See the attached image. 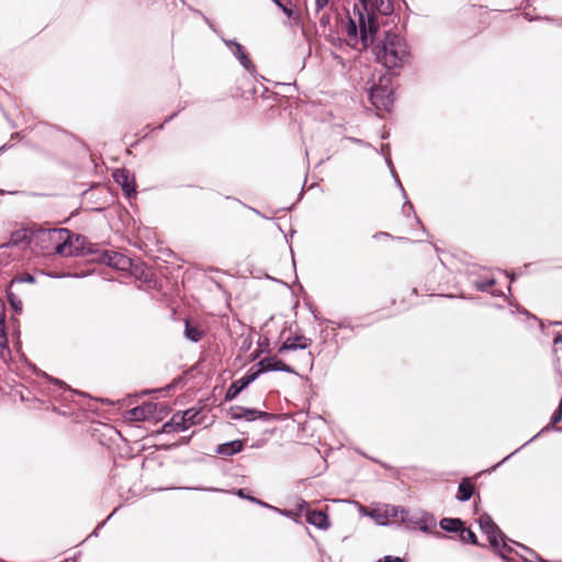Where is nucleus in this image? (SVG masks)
I'll use <instances>...</instances> for the list:
<instances>
[{
  "label": "nucleus",
  "instance_id": "obj_15",
  "mask_svg": "<svg viewBox=\"0 0 562 562\" xmlns=\"http://www.w3.org/2000/svg\"><path fill=\"white\" fill-rule=\"evenodd\" d=\"M225 44L232 47V53L239 60V63L245 69H250L252 67L250 59L248 58L247 54L244 52V48L239 43L235 41H225Z\"/></svg>",
  "mask_w": 562,
  "mask_h": 562
},
{
  "label": "nucleus",
  "instance_id": "obj_31",
  "mask_svg": "<svg viewBox=\"0 0 562 562\" xmlns=\"http://www.w3.org/2000/svg\"><path fill=\"white\" fill-rule=\"evenodd\" d=\"M328 1L329 0H315L316 10L321 11L322 9H324L327 5Z\"/></svg>",
  "mask_w": 562,
  "mask_h": 562
},
{
  "label": "nucleus",
  "instance_id": "obj_36",
  "mask_svg": "<svg viewBox=\"0 0 562 562\" xmlns=\"http://www.w3.org/2000/svg\"><path fill=\"white\" fill-rule=\"evenodd\" d=\"M276 3H277V4H278V5H279V7H280V8H281V9H282L286 14H288V15H290V14H291V12H290V11H289V10H288L283 4H281L279 1H277V0H276Z\"/></svg>",
  "mask_w": 562,
  "mask_h": 562
},
{
  "label": "nucleus",
  "instance_id": "obj_19",
  "mask_svg": "<svg viewBox=\"0 0 562 562\" xmlns=\"http://www.w3.org/2000/svg\"><path fill=\"white\" fill-rule=\"evenodd\" d=\"M184 336L189 340L198 342L202 338L203 331L198 326H193L189 321H186Z\"/></svg>",
  "mask_w": 562,
  "mask_h": 562
},
{
  "label": "nucleus",
  "instance_id": "obj_23",
  "mask_svg": "<svg viewBox=\"0 0 562 562\" xmlns=\"http://www.w3.org/2000/svg\"><path fill=\"white\" fill-rule=\"evenodd\" d=\"M8 302L16 313L22 312L23 303L21 299L18 295H15L11 290H8Z\"/></svg>",
  "mask_w": 562,
  "mask_h": 562
},
{
  "label": "nucleus",
  "instance_id": "obj_29",
  "mask_svg": "<svg viewBox=\"0 0 562 562\" xmlns=\"http://www.w3.org/2000/svg\"><path fill=\"white\" fill-rule=\"evenodd\" d=\"M296 507H297L299 513L310 512L308 510V503L303 501V499H299L297 501Z\"/></svg>",
  "mask_w": 562,
  "mask_h": 562
},
{
  "label": "nucleus",
  "instance_id": "obj_33",
  "mask_svg": "<svg viewBox=\"0 0 562 562\" xmlns=\"http://www.w3.org/2000/svg\"><path fill=\"white\" fill-rule=\"evenodd\" d=\"M378 562H403L401 558L385 557L383 560H379Z\"/></svg>",
  "mask_w": 562,
  "mask_h": 562
},
{
  "label": "nucleus",
  "instance_id": "obj_2",
  "mask_svg": "<svg viewBox=\"0 0 562 562\" xmlns=\"http://www.w3.org/2000/svg\"><path fill=\"white\" fill-rule=\"evenodd\" d=\"M42 241L47 243L52 249L64 257L82 256L95 254L98 262L104 263L117 270H128L132 266L131 259L123 254L110 250L98 252L92 247L87 248V239L81 235L71 234L66 228L52 229L42 235Z\"/></svg>",
  "mask_w": 562,
  "mask_h": 562
},
{
  "label": "nucleus",
  "instance_id": "obj_8",
  "mask_svg": "<svg viewBox=\"0 0 562 562\" xmlns=\"http://www.w3.org/2000/svg\"><path fill=\"white\" fill-rule=\"evenodd\" d=\"M257 367L259 369L254 370L252 373H258V376L268 371H283V372H292L291 368L286 364H284L281 360L277 359L276 357H267L260 360L257 363Z\"/></svg>",
  "mask_w": 562,
  "mask_h": 562
},
{
  "label": "nucleus",
  "instance_id": "obj_27",
  "mask_svg": "<svg viewBox=\"0 0 562 562\" xmlns=\"http://www.w3.org/2000/svg\"><path fill=\"white\" fill-rule=\"evenodd\" d=\"M562 420V408L558 407V409L551 416V424L555 425Z\"/></svg>",
  "mask_w": 562,
  "mask_h": 562
},
{
  "label": "nucleus",
  "instance_id": "obj_37",
  "mask_svg": "<svg viewBox=\"0 0 562 562\" xmlns=\"http://www.w3.org/2000/svg\"><path fill=\"white\" fill-rule=\"evenodd\" d=\"M554 345H558V344H562V334H559L554 340H553Z\"/></svg>",
  "mask_w": 562,
  "mask_h": 562
},
{
  "label": "nucleus",
  "instance_id": "obj_35",
  "mask_svg": "<svg viewBox=\"0 0 562 562\" xmlns=\"http://www.w3.org/2000/svg\"><path fill=\"white\" fill-rule=\"evenodd\" d=\"M280 513L288 517H292V518H294L296 516V514L293 510L280 512Z\"/></svg>",
  "mask_w": 562,
  "mask_h": 562
},
{
  "label": "nucleus",
  "instance_id": "obj_17",
  "mask_svg": "<svg viewBox=\"0 0 562 562\" xmlns=\"http://www.w3.org/2000/svg\"><path fill=\"white\" fill-rule=\"evenodd\" d=\"M418 521H416V527H418L420 530L427 532L430 529L436 527V520L432 515L419 510Z\"/></svg>",
  "mask_w": 562,
  "mask_h": 562
},
{
  "label": "nucleus",
  "instance_id": "obj_34",
  "mask_svg": "<svg viewBox=\"0 0 562 562\" xmlns=\"http://www.w3.org/2000/svg\"><path fill=\"white\" fill-rule=\"evenodd\" d=\"M248 498H249V499H251L252 502L258 503L259 505H262V506H265V507H269V505H268V504H266V503H263V502H261V501H258V499H256V498H254V497H248ZM270 508H273V507H272V506H270Z\"/></svg>",
  "mask_w": 562,
  "mask_h": 562
},
{
  "label": "nucleus",
  "instance_id": "obj_18",
  "mask_svg": "<svg viewBox=\"0 0 562 562\" xmlns=\"http://www.w3.org/2000/svg\"><path fill=\"white\" fill-rule=\"evenodd\" d=\"M474 486L469 479H463L458 487V499L460 502H467L473 495Z\"/></svg>",
  "mask_w": 562,
  "mask_h": 562
},
{
  "label": "nucleus",
  "instance_id": "obj_28",
  "mask_svg": "<svg viewBox=\"0 0 562 562\" xmlns=\"http://www.w3.org/2000/svg\"><path fill=\"white\" fill-rule=\"evenodd\" d=\"M25 237V233H21V232H18V233H14L12 236H11V239L9 241V245H16L19 243V240L21 238H24Z\"/></svg>",
  "mask_w": 562,
  "mask_h": 562
},
{
  "label": "nucleus",
  "instance_id": "obj_22",
  "mask_svg": "<svg viewBox=\"0 0 562 562\" xmlns=\"http://www.w3.org/2000/svg\"><path fill=\"white\" fill-rule=\"evenodd\" d=\"M418 516H419V510L409 513L408 510L403 508V514H401V516H400V524H406V525H412V526L416 527V521H418L417 520Z\"/></svg>",
  "mask_w": 562,
  "mask_h": 562
},
{
  "label": "nucleus",
  "instance_id": "obj_16",
  "mask_svg": "<svg viewBox=\"0 0 562 562\" xmlns=\"http://www.w3.org/2000/svg\"><path fill=\"white\" fill-rule=\"evenodd\" d=\"M243 449V442L240 440H233L223 445H218L216 452L223 456H233Z\"/></svg>",
  "mask_w": 562,
  "mask_h": 562
},
{
  "label": "nucleus",
  "instance_id": "obj_6",
  "mask_svg": "<svg viewBox=\"0 0 562 562\" xmlns=\"http://www.w3.org/2000/svg\"><path fill=\"white\" fill-rule=\"evenodd\" d=\"M401 514H403V507L394 505H382L370 512H366V515L370 516L381 526L400 524Z\"/></svg>",
  "mask_w": 562,
  "mask_h": 562
},
{
  "label": "nucleus",
  "instance_id": "obj_30",
  "mask_svg": "<svg viewBox=\"0 0 562 562\" xmlns=\"http://www.w3.org/2000/svg\"><path fill=\"white\" fill-rule=\"evenodd\" d=\"M4 317H5V314H4V304H3V302L0 300V328L5 327V325H4Z\"/></svg>",
  "mask_w": 562,
  "mask_h": 562
},
{
  "label": "nucleus",
  "instance_id": "obj_1",
  "mask_svg": "<svg viewBox=\"0 0 562 562\" xmlns=\"http://www.w3.org/2000/svg\"><path fill=\"white\" fill-rule=\"evenodd\" d=\"M392 11L391 0H360L345 23L348 45L358 50L368 48L379 30L376 15H389Z\"/></svg>",
  "mask_w": 562,
  "mask_h": 562
},
{
  "label": "nucleus",
  "instance_id": "obj_10",
  "mask_svg": "<svg viewBox=\"0 0 562 562\" xmlns=\"http://www.w3.org/2000/svg\"><path fill=\"white\" fill-rule=\"evenodd\" d=\"M231 417L233 419H246L248 422H252L255 419H269V414L262 411L245 408L241 406H234L229 411Z\"/></svg>",
  "mask_w": 562,
  "mask_h": 562
},
{
  "label": "nucleus",
  "instance_id": "obj_14",
  "mask_svg": "<svg viewBox=\"0 0 562 562\" xmlns=\"http://www.w3.org/2000/svg\"><path fill=\"white\" fill-rule=\"evenodd\" d=\"M306 520L308 524L326 530L329 528L330 522L328 516L322 510H310L306 513Z\"/></svg>",
  "mask_w": 562,
  "mask_h": 562
},
{
  "label": "nucleus",
  "instance_id": "obj_26",
  "mask_svg": "<svg viewBox=\"0 0 562 562\" xmlns=\"http://www.w3.org/2000/svg\"><path fill=\"white\" fill-rule=\"evenodd\" d=\"M494 283H495L494 279H491V280H487L484 282H477L476 289L480 291H488L491 289V286L494 285Z\"/></svg>",
  "mask_w": 562,
  "mask_h": 562
},
{
  "label": "nucleus",
  "instance_id": "obj_12",
  "mask_svg": "<svg viewBox=\"0 0 562 562\" xmlns=\"http://www.w3.org/2000/svg\"><path fill=\"white\" fill-rule=\"evenodd\" d=\"M184 416H181L180 413L173 414L171 419L162 425L161 432L171 434V432H181L188 429L184 423Z\"/></svg>",
  "mask_w": 562,
  "mask_h": 562
},
{
  "label": "nucleus",
  "instance_id": "obj_38",
  "mask_svg": "<svg viewBox=\"0 0 562 562\" xmlns=\"http://www.w3.org/2000/svg\"><path fill=\"white\" fill-rule=\"evenodd\" d=\"M238 495H239L240 497H246V496H245V493H244V490H239V491H238Z\"/></svg>",
  "mask_w": 562,
  "mask_h": 562
},
{
  "label": "nucleus",
  "instance_id": "obj_24",
  "mask_svg": "<svg viewBox=\"0 0 562 562\" xmlns=\"http://www.w3.org/2000/svg\"><path fill=\"white\" fill-rule=\"evenodd\" d=\"M180 414H181V416H184V418H186L184 423H186L187 427L189 428L196 423L195 418L198 417L199 412L194 408H190Z\"/></svg>",
  "mask_w": 562,
  "mask_h": 562
},
{
  "label": "nucleus",
  "instance_id": "obj_13",
  "mask_svg": "<svg viewBox=\"0 0 562 562\" xmlns=\"http://www.w3.org/2000/svg\"><path fill=\"white\" fill-rule=\"evenodd\" d=\"M310 345H311V340L304 336L289 337L280 346L279 352H284L286 350L305 349Z\"/></svg>",
  "mask_w": 562,
  "mask_h": 562
},
{
  "label": "nucleus",
  "instance_id": "obj_4",
  "mask_svg": "<svg viewBox=\"0 0 562 562\" xmlns=\"http://www.w3.org/2000/svg\"><path fill=\"white\" fill-rule=\"evenodd\" d=\"M479 525L483 533L487 536L491 547L503 559H507V552L510 548L504 542L503 533L488 515H482L479 518Z\"/></svg>",
  "mask_w": 562,
  "mask_h": 562
},
{
  "label": "nucleus",
  "instance_id": "obj_21",
  "mask_svg": "<svg viewBox=\"0 0 562 562\" xmlns=\"http://www.w3.org/2000/svg\"><path fill=\"white\" fill-rule=\"evenodd\" d=\"M10 357V349L8 345V336L5 327L0 328V358L7 360Z\"/></svg>",
  "mask_w": 562,
  "mask_h": 562
},
{
  "label": "nucleus",
  "instance_id": "obj_5",
  "mask_svg": "<svg viewBox=\"0 0 562 562\" xmlns=\"http://www.w3.org/2000/svg\"><path fill=\"white\" fill-rule=\"evenodd\" d=\"M371 103L375 106L379 111H385L390 112L393 102V91L387 85V80H385V83H383V80H381L380 85L374 86L370 89L369 93Z\"/></svg>",
  "mask_w": 562,
  "mask_h": 562
},
{
  "label": "nucleus",
  "instance_id": "obj_25",
  "mask_svg": "<svg viewBox=\"0 0 562 562\" xmlns=\"http://www.w3.org/2000/svg\"><path fill=\"white\" fill-rule=\"evenodd\" d=\"M461 538L463 540L470 541L471 543H476V536L475 533L470 529H462L461 531Z\"/></svg>",
  "mask_w": 562,
  "mask_h": 562
},
{
  "label": "nucleus",
  "instance_id": "obj_9",
  "mask_svg": "<svg viewBox=\"0 0 562 562\" xmlns=\"http://www.w3.org/2000/svg\"><path fill=\"white\" fill-rule=\"evenodd\" d=\"M114 181L121 186L126 196L135 194V180L134 177L125 169H115L113 171Z\"/></svg>",
  "mask_w": 562,
  "mask_h": 562
},
{
  "label": "nucleus",
  "instance_id": "obj_3",
  "mask_svg": "<svg viewBox=\"0 0 562 562\" xmlns=\"http://www.w3.org/2000/svg\"><path fill=\"white\" fill-rule=\"evenodd\" d=\"M376 59L389 69L402 68L411 60V50L405 38L387 32L384 38L373 47Z\"/></svg>",
  "mask_w": 562,
  "mask_h": 562
},
{
  "label": "nucleus",
  "instance_id": "obj_11",
  "mask_svg": "<svg viewBox=\"0 0 562 562\" xmlns=\"http://www.w3.org/2000/svg\"><path fill=\"white\" fill-rule=\"evenodd\" d=\"M155 412V404L153 403H145L143 405H139L137 407H134L132 409H128L125 413V418L127 420H135V422H142L149 418Z\"/></svg>",
  "mask_w": 562,
  "mask_h": 562
},
{
  "label": "nucleus",
  "instance_id": "obj_20",
  "mask_svg": "<svg viewBox=\"0 0 562 562\" xmlns=\"http://www.w3.org/2000/svg\"><path fill=\"white\" fill-rule=\"evenodd\" d=\"M462 520L458 518H443L440 520V527L446 531H458L462 529Z\"/></svg>",
  "mask_w": 562,
  "mask_h": 562
},
{
  "label": "nucleus",
  "instance_id": "obj_7",
  "mask_svg": "<svg viewBox=\"0 0 562 562\" xmlns=\"http://www.w3.org/2000/svg\"><path fill=\"white\" fill-rule=\"evenodd\" d=\"M258 373H252V369H250L244 376L239 378L238 380L234 381L226 394L225 400L226 401H233L238 396V394L245 390L250 383H252L255 380H257Z\"/></svg>",
  "mask_w": 562,
  "mask_h": 562
},
{
  "label": "nucleus",
  "instance_id": "obj_32",
  "mask_svg": "<svg viewBox=\"0 0 562 562\" xmlns=\"http://www.w3.org/2000/svg\"><path fill=\"white\" fill-rule=\"evenodd\" d=\"M19 281L20 282L34 283L35 282V278L27 273V274L23 276Z\"/></svg>",
  "mask_w": 562,
  "mask_h": 562
}]
</instances>
